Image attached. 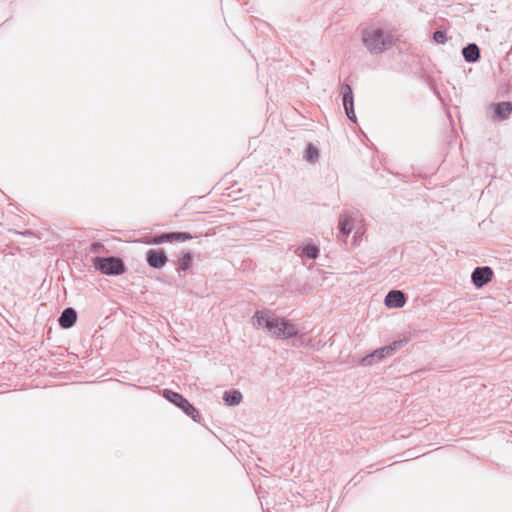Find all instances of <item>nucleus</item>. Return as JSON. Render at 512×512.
<instances>
[{
	"label": "nucleus",
	"instance_id": "20",
	"mask_svg": "<svg viewBox=\"0 0 512 512\" xmlns=\"http://www.w3.org/2000/svg\"><path fill=\"white\" fill-rule=\"evenodd\" d=\"M104 248V245L101 242H93L91 244L90 250L93 253H99Z\"/></svg>",
	"mask_w": 512,
	"mask_h": 512
},
{
	"label": "nucleus",
	"instance_id": "2",
	"mask_svg": "<svg viewBox=\"0 0 512 512\" xmlns=\"http://www.w3.org/2000/svg\"><path fill=\"white\" fill-rule=\"evenodd\" d=\"M395 41L393 33L381 27H368L362 32L363 45L372 55H379L389 50Z\"/></svg>",
	"mask_w": 512,
	"mask_h": 512
},
{
	"label": "nucleus",
	"instance_id": "4",
	"mask_svg": "<svg viewBox=\"0 0 512 512\" xmlns=\"http://www.w3.org/2000/svg\"><path fill=\"white\" fill-rule=\"evenodd\" d=\"M162 396L167 401L180 408L187 416L191 417L195 422H200V416L197 409L181 394L170 389H164L162 391Z\"/></svg>",
	"mask_w": 512,
	"mask_h": 512
},
{
	"label": "nucleus",
	"instance_id": "15",
	"mask_svg": "<svg viewBox=\"0 0 512 512\" xmlns=\"http://www.w3.org/2000/svg\"><path fill=\"white\" fill-rule=\"evenodd\" d=\"M193 264V254L191 251L185 252L177 261V271H187Z\"/></svg>",
	"mask_w": 512,
	"mask_h": 512
},
{
	"label": "nucleus",
	"instance_id": "8",
	"mask_svg": "<svg viewBox=\"0 0 512 512\" xmlns=\"http://www.w3.org/2000/svg\"><path fill=\"white\" fill-rule=\"evenodd\" d=\"M342 94H343V106L348 119L352 122L357 121V117L354 111V95L352 87L349 84H344L342 86Z\"/></svg>",
	"mask_w": 512,
	"mask_h": 512
},
{
	"label": "nucleus",
	"instance_id": "6",
	"mask_svg": "<svg viewBox=\"0 0 512 512\" xmlns=\"http://www.w3.org/2000/svg\"><path fill=\"white\" fill-rule=\"evenodd\" d=\"M191 239H193V236L188 232H165L149 237L145 243L149 245H160L174 241L184 242Z\"/></svg>",
	"mask_w": 512,
	"mask_h": 512
},
{
	"label": "nucleus",
	"instance_id": "14",
	"mask_svg": "<svg viewBox=\"0 0 512 512\" xmlns=\"http://www.w3.org/2000/svg\"><path fill=\"white\" fill-rule=\"evenodd\" d=\"M301 257L315 260L319 256V248L314 244H307L298 248Z\"/></svg>",
	"mask_w": 512,
	"mask_h": 512
},
{
	"label": "nucleus",
	"instance_id": "13",
	"mask_svg": "<svg viewBox=\"0 0 512 512\" xmlns=\"http://www.w3.org/2000/svg\"><path fill=\"white\" fill-rule=\"evenodd\" d=\"M462 55L466 62L476 63L480 59V49L477 44L469 43L462 49Z\"/></svg>",
	"mask_w": 512,
	"mask_h": 512
},
{
	"label": "nucleus",
	"instance_id": "5",
	"mask_svg": "<svg viewBox=\"0 0 512 512\" xmlns=\"http://www.w3.org/2000/svg\"><path fill=\"white\" fill-rule=\"evenodd\" d=\"M406 343L407 340L402 339L394 341L389 345L380 347L374 350L372 353L366 355L364 358H362V364L371 366L376 362L383 360L386 357H390L397 349L403 347Z\"/></svg>",
	"mask_w": 512,
	"mask_h": 512
},
{
	"label": "nucleus",
	"instance_id": "7",
	"mask_svg": "<svg viewBox=\"0 0 512 512\" xmlns=\"http://www.w3.org/2000/svg\"><path fill=\"white\" fill-rule=\"evenodd\" d=\"M493 270L489 266L476 267L471 274V281L477 288H482L492 280Z\"/></svg>",
	"mask_w": 512,
	"mask_h": 512
},
{
	"label": "nucleus",
	"instance_id": "12",
	"mask_svg": "<svg viewBox=\"0 0 512 512\" xmlns=\"http://www.w3.org/2000/svg\"><path fill=\"white\" fill-rule=\"evenodd\" d=\"M77 321V312L74 308L68 307L61 313L58 323L63 329H69L75 325Z\"/></svg>",
	"mask_w": 512,
	"mask_h": 512
},
{
	"label": "nucleus",
	"instance_id": "3",
	"mask_svg": "<svg viewBox=\"0 0 512 512\" xmlns=\"http://www.w3.org/2000/svg\"><path fill=\"white\" fill-rule=\"evenodd\" d=\"M93 265L97 270L105 275L118 276L126 271L124 261L115 256H97L93 259Z\"/></svg>",
	"mask_w": 512,
	"mask_h": 512
},
{
	"label": "nucleus",
	"instance_id": "10",
	"mask_svg": "<svg viewBox=\"0 0 512 512\" xmlns=\"http://www.w3.org/2000/svg\"><path fill=\"white\" fill-rule=\"evenodd\" d=\"M384 303L388 308H401L406 303L405 294L401 290H391L387 293Z\"/></svg>",
	"mask_w": 512,
	"mask_h": 512
},
{
	"label": "nucleus",
	"instance_id": "19",
	"mask_svg": "<svg viewBox=\"0 0 512 512\" xmlns=\"http://www.w3.org/2000/svg\"><path fill=\"white\" fill-rule=\"evenodd\" d=\"M433 40L438 44H445L447 42V33L445 30H436L433 33Z\"/></svg>",
	"mask_w": 512,
	"mask_h": 512
},
{
	"label": "nucleus",
	"instance_id": "18",
	"mask_svg": "<svg viewBox=\"0 0 512 512\" xmlns=\"http://www.w3.org/2000/svg\"><path fill=\"white\" fill-rule=\"evenodd\" d=\"M319 157V150L313 144L309 143L305 149L304 158L306 161L312 163Z\"/></svg>",
	"mask_w": 512,
	"mask_h": 512
},
{
	"label": "nucleus",
	"instance_id": "11",
	"mask_svg": "<svg viewBox=\"0 0 512 512\" xmlns=\"http://www.w3.org/2000/svg\"><path fill=\"white\" fill-rule=\"evenodd\" d=\"M494 116L498 121L507 120L512 114V103L509 101L498 102L492 105Z\"/></svg>",
	"mask_w": 512,
	"mask_h": 512
},
{
	"label": "nucleus",
	"instance_id": "16",
	"mask_svg": "<svg viewBox=\"0 0 512 512\" xmlns=\"http://www.w3.org/2000/svg\"><path fill=\"white\" fill-rule=\"evenodd\" d=\"M242 400V394L238 390L225 391L223 394V401L228 406L238 405Z\"/></svg>",
	"mask_w": 512,
	"mask_h": 512
},
{
	"label": "nucleus",
	"instance_id": "9",
	"mask_svg": "<svg viewBox=\"0 0 512 512\" xmlns=\"http://www.w3.org/2000/svg\"><path fill=\"white\" fill-rule=\"evenodd\" d=\"M146 261L154 269H162L168 262V257L163 249H150L146 252Z\"/></svg>",
	"mask_w": 512,
	"mask_h": 512
},
{
	"label": "nucleus",
	"instance_id": "1",
	"mask_svg": "<svg viewBox=\"0 0 512 512\" xmlns=\"http://www.w3.org/2000/svg\"><path fill=\"white\" fill-rule=\"evenodd\" d=\"M253 325L266 329L271 337L290 339L298 335V328L284 318L269 316L264 311H257L252 318Z\"/></svg>",
	"mask_w": 512,
	"mask_h": 512
},
{
	"label": "nucleus",
	"instance_id": "17",
	"mask_svg": "<svg viewBox=\"0 0 512 512\" xmlns=\"http://www.w3.org/2000/svg\"><path fill=\"white\" fill-rule=\"evenodd\" d=\"M351 219L345 214L339 216V232L344 236L348 237L351 233Z\"/></svg>",
	"mask_w": 512,
	"mask_h": 512
}]
</instances>
